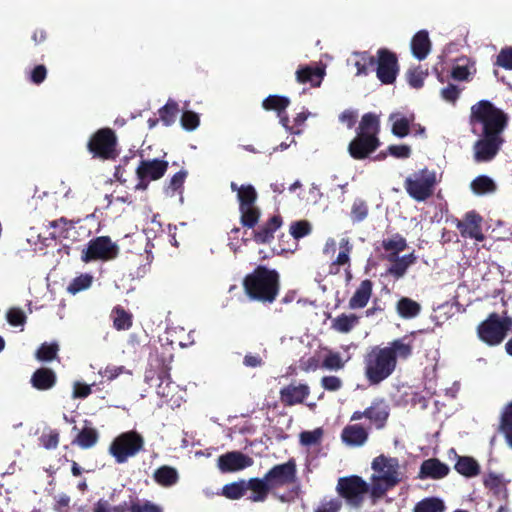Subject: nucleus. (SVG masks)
I'll list each match as a JSON object with an SVG mask.
<instances>
[{
  "instance_id": "22",
  "label": "nucleus",
  "mask_w": 512,
  "mask_h": 512,
  "mask_svg": "<svg viewBox=\"0 0 512 512\" xmlns=\"http://www.w3.org/2000/svg\"><path fill=\"white\" fill-rule=\"evenodd\" d=\"M56 382V373L52 369L45 367L38 368L30 379L32 387L39 391L50 390L55 386Z\"/></svg>"
},
{
  "instance_id": "21",
  "label": "nucleus",
  "mask_w": 512,
  "mask_h": 512,
  "mask_svg": "<svg viewBox=\"0 0 512 512\" xmlns=\"http://www.w3.org/2000/svg\"><path fill=\"white\" fill-rule=\"evenodd\" d=\"M450 454H453L456 460L454 469L457 473L466 478H473L480 474V465L473 457L458 455L454 448L449 450Z\"/></svg>"
},
{
  "instance_id": "62",
  "label": "nucleus",
  "mask_w": 512,
  "mask_h": 512,
  "mask_svg": "<svg viewBox=\"0 0 512 512\" xmlns=\"http://www.w3.org/2000/svg\"><path fill=\"white\" fill-rule=\"evenodd\" d=\"M388 260L393 262L392 266L389 268V272L396 277H401L411 263V261H408L405 257L399 258V256L396 259Z\"/></svg>"
},
{
  "instance_id": "12",
  "label": "nucleus",
  "mask_w": 512,
  "mask_h": 512,
  "mask_svg": "<svg viewBox=\"0 0 512 512\" xmlns=\"http://www.w3.org/2000/svg\"><path fill=\"white\" fill-rule=\"evenodd\" d=\"M168 169V162L160 159L141 160L136 169L139 182L137 190H146L151 181L158 180L164 176Z\"/></svg>"
},
{
  "instance_id": "55",
  "label": "nucleus",
  "mask_w": 512,
  "mask_h": 512,
  "mask_svg": "<svg viewBox=\"0 0 512 512\" xmlns=\"http://www.w3.org/2000/svg\"><path fill=\"white\" fill-rule=\"evenodd\" d=\"M158 379L160 380V383L157 385V394L161 397H168L169 386L171 384V378L168 369L165 367L161 368L158 373Z\"/></svg>"
},
{
  "instance_id": "41",
  "label": "nucleus",
  "mask_w": 512,
  "mask_h": 512,
  "mask_svg": "<svg viewBox=\"0 0 512 512\" xmlns=\"http://www.w3.org/2000/svg\"><path fill=\"white\" fill-rule=\"evenodd\" d=\"M444 501L439 497H427L418 501V512H445Z\"/></svg>"
},
{
  "instance_id": "42",
  "label": "nucleus",
  "mask_w": 512,
  "mask_h": 512,
  "mask_svg": "<svg viewBox=\"0 0 512 512\" xmlns=\"http://www.w3.org/2000/svg\"><path fill=\"white\" fill-rule=\"evenodd\" d=\"M418 210H421V219L424 221L434 222V221H440L442 218V205L434 204V203H426L424 201V206L421 208H418Z\"/></svg>"
},
{
  "instance_id": "34",
  "label": "nucleus",
  "mask_w": 512,
  "mask_h": 512,
  "mask_svg": "<svg viewBox=\"0 0 512 512\" xmlns=\"http://www.w3.org/2000/svg\"><path fill=\"white\" fill-rule=\"evenodd\" d=\"M357 60L355 61V67L357 68L358 76L368 75L370 70L375 69L377 57L372 56L369 52H357L355 53Z\"/></svg>"
},
{
  "instance_id": "29",
  "label": "nucleus",
  "mask_w": 512,
  "mask_h": 512,
  "mask_svg": "<svg viewBox=\"0 0 512 512\" xmlns=\"http://www.w3.org/2000/svg\"><path fill=\"white\" fill-rule=\"evenodd\" d=\"M153 478L159 485L163 487H170L178 482L179 476L175 468L163 465L155 470Z\"/></svg>"
},
{
  "instance_id": "51",
  "label": "nucleus",
  "mask_w": 512,
  "mask_h": 512,
  "mask_svg": "<svg viewBox=\"0 0 512 512\" xmlns=\"http://www.w3.org/2000/svg\"><path fill=\"white\" fill-rule=\"evenodd\" d=\"M397 312L403 318H413L416 316V301L410 298H401L397 303Z\"/></svg>"
},
{
  "instance_id": "54",
  "label": "nucleus",
  "mask_w": 512,
  "mask_h": 512,
  "mask_svg": "<svg viewBox=\"0 0 512 512\" xmlns=\"http://www.w3.org/2000/svg\"><path fill=\"white\" fill-rule=\"evenodd\" d=\"M484 486L489 488L490 490H494L496 493L500 492L501 489L506 490L507 482L504 480L502 475H497L495 473H489L484 481Z\"/></svg>"
},
{
  "instance_id": "47",
  "label": "nucleus",
  "mask_w": 512,
  "mask_h": 512,
  "mask_svg": "<svg viewBox=\"0 0 512 512\" xmlns=\"http://www.w3.org/2000/svg\"><path fill=\"white\" fill-rule=\"evenodd\" d=\"M369 208L362 199H356L351 207L350 216L354 223L362 222L368 216Z\"/></svg>"
},
{
  "instance_id": "28",
  "label": "nucleus",
  "mask_w": 512,
  "mask_h": 512,
  "mask_svg": "<svg viewBox=\"0 0 512 512\" xmlns=\"http://www.w3.org/2000/svg\"><path fill=\"white\" fill-rule=\"evenodd\" d=\"M113 321V327L118 331L129 330L133 325V315L122 306H115L110 315Z\"/></svg>"
},
{
  "instance_id": "59",
  "label": "nucleus",
  "mask_w": 512,
  "mask_h": 512,
  "mask_svg": "<svg viewBox=\"0 0 512 512\" xmlns=\"http://www.w3.org/2000/svg\"><path fill=\"white\" fill-rule=\"evenodd\" d=\"M340 252L338 253L335 261L331 264V268L333 266H344L349 264L350 262V252L352 247L349 245V242L346 240L344 243L340 244Z\"/></svg>"
},
{
  "instance_id": "35",
  "label": "nucleus",
  "mask_w": 512,
  "mask_h": 512,
  "mask_svg": "<svg viewBox=\"0 0 512 512\" xmlns=\"http://www.w3.org/2000/svg\"><path fill=\"white\" fill-rule=\"evenodd\" d=\"M289 105L290 99L280 95H269L262 101L263 109L266 111H276L279 116L285 112Z\"/></svg>"
},
{
  "instance_id": "9",
  "label": "nucleus",
  "mask_w": 512,
  "mask_h": 512,
  "mask_svg": "<svg viewBox=\"0 0 512 512\" xmlns=\"http://www.w3.org/2000/svg\"><path fill=\"white\" fill-rule=\"evenodd\" d=\"M144 438L135 430L119 434L113 439L109 446V453L114 457L116 463L123 464L131 457L136 456L144 449Z\"/></svg>"
},
{
  "instance_id": "43",
  "label": "nucleus",
  "mask_w": 512,
  "mask_h": 512,
  "mask_svg": "<svg viewBox=\"0 0 512 512\" xmlns=\"http://www.w3.org/2000/svg\"><path fill=\"white\" fill-rule=\"evenodd\" d=\"M93 282L92 275L85 273L75 277L67 286V292L75 295L83 290L88 289Z\"/></svg>"
},
{
  "instance_id": "13",
  "label": "nucleus",
  "mask_w": 512,
  "mask_h": 512,
  "mask_svg": "<svg viewBox=\"0 0 512 512\" xmlns=\"http://www.w3.org/2000/svg\"><path fill=\"white\" fill-rule=\"evenodd\" d=\"M375 70L376 76L381 83H394L399 71L396 54L386 48H380L377 51Z\"/></svg>"
},
{
  "instance_id": "63",
  "label": "nucleus",
  "mask_w": 512,
  "mask_h": 512,
  "mask_svg": "<svg viewBox=\"0 0 512 512\" xmlns=\"http://www.w3.org/2000/svg\"><path fill=\"white\" fill-rule=\"evenodd\" d=\"M387 151H388L389 155H391L394 158H398V159L409 158L412 153L410 146L404 145V144L389 145L387 147Z\"/></svg>"
},
{
  "instance_id": "36",
  "label": "nucleus",
  "mask_w": 512,
  "mask_h": 512,
  "mask_svg": "<svg viewBox=\"0 0 512 512\" xmlns=\"http://www.w3.org/2000/svg\"><path fill=\"white\" fill-rule=\"evenodd\" d=\"M48 228L54 229V231L48 234L50 239L56 240L58 238H67L69 230L73 228V222L65 217H60L59 219L50 221L48 223Z\"/></svg>"
},
{
  "instance_id": "5",
  "label": "nucleus",
  "mask_w": 512,
  "mask_h": 512,
  "mask_svg": "<svg viewBox=\"0 0 512 512\" xmlns=\"http://www.w3.org/2000/svg\"><path fill=\"white\" fill-rule=\"evenodd\" d=\"M371 503L377 504L386 493L400 482L399 463L396 458L379 455L372 461Z\"/></svg>"
},
{
  "instance_id": "25",
  "label": "nucleus",
  "mask_w": 512,
  "mask_h": 512,
  "mask_svg": "<svg viewBox=\"0 0 512 512\" xmlns=\"http://www.w3.org/2000/svg\"><path fill=\"white\" fill-rule=\"evenodd\" d=\"M250 490L251 494L248 499L251 502H264L271 492L264 478H250L246 481V491Z\"/></svg>"
},
{
  "instance_id": "57",
  "label": "nucleus",
  "mask_w": 512,
  "mask_h": 512,
  "mask_svg": "<svg viewBox=\"0 0 512 512\" xmlns=\"http://www.w3.org/2000/svg\"><path fill=\"white\" fill-rule=\"evenodd\" d=\"M323 431L317 428L313 431H303L300 433V443L304 446L318 444L322 438Z\"/></svg>"
},
{
  "instance_id": "61",
  "label": "nucleus",
  "mask_w": 512,
  "mask_h": 512,
  "mask_svg": "<svg viewBox=\"0 0 512 512\" xmlns=\"http://www.w3.org/2000/svg\"><path fill=\"white\" fill-rule=\"evenodd\" d=\"M342 508V501L339 498L322 500L314 512H339Z\"/></svg>"
},
{
  "instance_id": "33",
  "label": "nucleus",
  "mask_w": 512,
  "mask_h": 512,
  "mask_svg": "<svg viewBox=\"0 0 512 512\" xmlns=\"http://www.w3.org/2000/svg\"><path fill=\"white\" fill-rule=\"evenodd\" d=\"M498 431L505 437L510 448H512V401L503 409Z\"/></svg>"
},
{
  "instance_id": "8",
  "label": "nucleus",
  "mask_w": 512,
  "mask_h": 512,
  "mask_svg": "<svg viewBox=\"0 0 512 512\" xmlns=\"http://www.w3.org/2000/svg\"><path fill=\"white\" fill-rule=\"evenodd\" d=\"M336 491L349 506L360 508L366 494L371 498V483L369 484L358 475L344 476L338 479Z\"/></svg>"
},
{
  "instance_id": "60",
  "label": "nucleus",
  "mask_w": 512,
  "mask_h": 512,
  "mask_svg": "<svg viewBox=\"0 0 512 512\" xmlns=\"http://www.w3.org/2000/svg\"><path fill=\"white\" fill-rule=\"evenodd\" d=\"M343 366L344 363L340 357V354L336 352H330L325 356L322 362V367L329 370H339L343 368Z\"/></svg>"
},
{
  "instance_id": "45",
  "label": "nucleus",
  "mask_w": 512,
  "mask_h": 512,
  "mask_svg": "<svg viewBox=\"0 0 512 512\" xmlns=\"http://www.w3.org/2000/svg\"><path fill=\"white\" fill-rule=\"evenodd\" d=\"M188 173L186 170H180L175 173L164 188L166 195L174 196L176 192H180L183 188Z\"/></svg>"
},
{
  "instance_id": "56",
  "label": "nucleus",
  "mask_w": 512,
  "mask_h": 512,
  "mask_svg": "<svg viewBox=\"0 0 512 512\" xmlns=\"http://www.w3.org/2000/svg\"><path fill=\"white\" fill-rule=\"evenodd\" d=\"M181 126L187 131L195 130L200 124L199 115L193 111H184L182 113Z\"/></svg>"
},
{
  "instance_id": "40",
  "label": "nucleus",
  "mask_w": 512,
  "mask_h": 512,
  "mask_svg": "<svg viewBox=\"0 0 512 512\" xmlns=\"http://www.w3.org/2000/svg\"><path fill=\"white\" fill-rule=\"evenodd\" d=\"M389 120L392 121V133L397 137H405L409 134V120L400 113H393Z\"/></svg>"
},
{
  "instance_id": "53",
  "label": "nucleus",
  "mask_w": 512,
  "mask_h": 512,
  "mask_svg": "<svg viewBox=\"0 0 512 512\" xmlns=\"http://www.w3.org/2000/svg\"><path fill=\"white\" fill-rule=\"evenodd\" d=\"M289 231L293 238L298 240L309 235L312 231V227L308 221L299 220L291 223Z\"/></svg>"
},
{
  "instance_id": "46",
  "label": "nucleus",
  "mask_w": 512,
  "mask_h": 512,
  "mask_svg": "<svg viewBox=\"0 0 512 512\" xmlns=\"http://www.w3.org/2000/svg\"><path fill=\"white\" fill-rule=\"evenodd\" d=\"M58 351L57 343H43L36 351V358L42 362H50L56 358Z\"/></svg>"
},
{
  "instance_id": "58",
  "label": "nucleus",
  "mask_w": 512,
  "mask_h": 512,
  "mask_svg": "<svg viewBox=\"0 0 512 512\" xmlns=\"http://www.w3.org/2000/svg\"><path fill=\"white\" fill-rule=\"evenodd\" d=\"M494 64L506 70H512V47L502 48Z\"/></svg>"
},
{
  "instance_id": "6",
  "label": "nucleus",
  "mask_w": 512,
  "mask_h": 512,
  "mask_svg": "<svg viewBox=\"0 0 512 512\" xmlns=\"http://www.w3.org/2000/svg\"><path fill=\"white\" fill-rule=\"evenodd\" d=\"M511 332L512 317L506 312L503 315L491 312L476 326L478 340L488 347L501 345Z\"/></svg>"
},
{
  "instance_id": "39",
  "label": "nucleus",
  "mask_w": 512,
  "mask_h": 512,
  "mask_svg": "<svg viewBox=\"0 0 512 512\" xmlns=\"http://www.w3.org/2000/svg\"><path fill=\"white\" fill-rule=\"evenodd\" d=\"M240 211V223L243 227L254 229L259 222L261 211L257 206L245 207Z\"/></svg>"
},
{
  "instance_id": "15",
  "label": "nucleus",
  "mask_w": 512,
  "mask_h": 512,
  "mask_svg": "<svg viewBox=\"0 0 512 512\" xmlns=\"http://www.w3.org/2000/svg\"><path fill=\"white\" fill-rule=\"evenodd\" d=\"M482 216L475 210L468 211L462 219H455V226L463 238L482 242L485 236L482 232Z\"/></svg>"
},
{
  "instance_id": "31",
  "label": "nucleus",
  "mask_w": 512,
  "mask_h": 512,
  "mask_svg": "<svg viewBox=\"0 0 512 512\" xmlns=\"http://www.w3.org/2000/svg\"><path fill=\"white\" fill-rule=\"evenodd\" d=\"M322 77V70L311 66L300 67L296 71V80L301 84L310 83L312 86H319Z\"/></svg>"
},
{
  "instance_id": "20",
  "label": "nucleus",
  "mask_w": 512,
  "mask_h": 512,
  "mask_svg": "<svg viewBox=\"0 0 512 512\" xmlns=\"http://www.w3.org/2000/svg\"><path fill=\"white\" fill-rule=\"evenodd\" d=\"M450 472L447 464L441 462L437 458L424 460L418 472V479L439 480L445 478Z\"/></svg>"
},
{
  "instance_id": "37",
  "label": "nucleus",
  "mask_w": 512,
  "mask_h": 512,
  "mask_svg": "<svg viewBox=\"0 0 512 512\" xmlns=\"http://www.w3.org/2000/svg\"><path fill=\"white\" fill-rule=\"evenodd\" d=\"M359 322L355 314H340L332 320V328L340 333H349Z\"/></svg>"
},
{
  "instance_id": "64",
  "label": "nucleus",
  "mask_w": 512,
  "mask_h": 512,
  "mask_svg": "<svg viewBox=\"0 0 512 512\" xmlns=\"http://www.w3.org/2000/svg\"><path fill=\"white\" fill-rule=\"evenodd\" d=\"M7 321L12 326H21L26 322V315L20 308H11L7 312Z\"/></svg>"
},
{
  "instance_id": "1",
  "label": "nucleus",
  "mask_w": 512,
  "mask_h": 512,
  "mask_svg": "<svg viewBox=\"0 0 512 512\" xmlns=\"http://www.w3.org/2000/svg\"><path fill=\"white\" fill-rule=\"evenodd\" d=\"M468 122L471 132L478 136L472 146L474 162H492L506 142L504 134L510 122L508 113L483 99L471 106Z\"/></svg>"
},
{
  "instance_id": "4",
  "label": "nucleus",
  "mask_w": 512,
  "mask_h": 512,
  "mask_svg": "<svg viewBox=\"0 0 512 512\" xmlns=\"http://www.w3.org/2000/svg\"><path fill=\"white\" fill-rule=\"evenodd\" d=\"M380 132V120L374 113H366L362 116L356 130V136L348 145V153L354 160H364L374 153L381 145L378 134Z\"/></svg>"
},
{
  "instance_id": "19",
  "label": "nucleus",
  "mask_w": 512,
  "mask_h": 512,
  "mask_svg": "<svg viewBox=\"0 0 512 512\" xmlns=\"http://www.w3.org/2000/svg\"><path fill=\"white\" fill-rule=\"evenodd\" d=\"M281 215H273L266 222L253 230V240L257 244H269L274 239V233L282 226Z\"/></svg>"
},
{
  "instance_id": "24",
  "label": "nucleus",
  "mask_w": 512,
  "mask_h": 512,
  "mask_svg": "<svg viewBox=\"0 0 512 512\" xmlns=\"http://www.w3.org/2000/svg\"><path fill=\"white\" fill-rule=\"evenodd\" d=\"M372 290L373 282L371 280L365 279L361 281L360 285L349 300V307L351 309L364 308L369 302Z\"/></svg>"
},
{
  "instance_id": "7",
  "label": "nucleus",
  "mask_w": 512,
  "mask_h": 512,
  "mask_svg": "<svg viewBox=\"0 0 512 512\" xmlns=\"http://www.w3.org/2000/svg\"><path fill=\"white\" fill-rule=\"evenodd\" d=\"M117 146L116 133L108 127L98 129L87 142V150L92 158L102 161L115 160L119 156Z\"/></svg>"
},
{
  "instance_id": "50",
  "label": "nucleus",
  "mask_w": 512,
  "mask_h": 512,
  "mask_svg": "<svg viewBox=\"0 0 512 512\" xmlns=\"http://www.w3.org/2000/svg\"><path fill=\"white\" fill-rule=\"evenodd\" d=\"M128 512H162L156 504L146 500L141 502L138 499H131L128 503Z\"/></svg>"
},
{
  "instance_id": "3",
  "label": "nucleus",
  "mask_w": 512,
  "mask_h": 512,
  "mask_svg": "<svg viewBox=\"0 0 512 512\" xmlns=\"http://www.w3.org/2000/svg\"><path fill=\"white\" fill-rule=\"evenodd\" d=\"M243 288L250 300L273 303L280 289V275L264 265L257 266L243 279Z\"/></svg>"
},
{
  "instance_id": "18",
  "label": "nucleus",
  "mask_w": 512,
  "mask_h": 512,
  "mask_svg": "<svg viewBox=\"0 0 512 512\" xmlns=\"http://www.w3.org/2000/svg\"><path fill=\"white\" fill-rule=\"evenodd\" d=\"M441 181V174L435 170L424 168L418 172V203L430 198L435 191L437 184Z\"/></svg>"
},
{
  "instance_id": "30",
  "label": "nucleus",
  "mask_w": 512,
  "mask_h": 512,
  "mask_svg": "<svg viewBox=\"0 0 512 512\" xmlns=\"http://www.w3.org/2000/svg\"><path fill=\"white\" fill-rule=\"evenodd\" d=\"M382 248L386 252L387 259H396L406 248V240L399 234L382 241Z\"/></svg>"
},
{
  "instance_id": "16",
  "label": "nucleus",
  "mask_w": 512,
  "mask_h": 512,
  "mask_svg": "<svg viewBox=\"0 0 512 512\" xmlns=\"http://www.w3.org/2000/svg\"><path fill=\"white\" fill-rule=\"evenodd\" d=\"M310 395V387L304 383L292 382L279 391L280 402L287 407L302 404Z\"/></svg>"
},
{
  "instance_id": "17",
  "label": "nucleus",
  "mask_w": 512,
  "mask_h": 512,
  "mask_svg": "<svg viewBox=\"0 0 512 512\" xmlns=\"http://www.w3.org/2000/svg\"><path fill=\"white\" fill-rule=\"evenodd\" d=\"M252 463L251 457L239 451L227 452L219 456L217 460L218 468L223 473L243 470L251 466Z\"/></svg>"
},
{
  "instance_id": "49",
  "label": "nucleus",
  "mask_w": 512,
  "mask_h": 512,
  "mask_svg": "<svg viewBox=\"0 0 512 512\" xmlns=\"http://www.w3.org/2000/svg\"><path fill=\"white\" fill-rule=\"evenodd\" d=\"M432 43L427 30L418 31V61L426 59L431 51Z\"/></svg>"
},
{
  "instance_id": "2",
  "label": "nucleus",
  "mask_w": 512,
  "mask_h": 512,
  "mask_svg": "<svg viewBox=\"0 0 512 512\" xmlns=\"http://www.w3.org/2000/svg\"><path fill=\"white\" fill-rule=\"evenodd\" d=\"M414 333L396 338L386 345H374L363 356L364 377L370 386H377L391 377L398 363L412 357Z\"/></svg>"
},
{
  "instance_id": "10",
  "label": "nucleus",
  "mask_w": 512,
  "mask_h": 512,
  "mask_svg": "<svg viewBox=\"0 0 512 512\" xmlns=\"http://www.w3.org/2000/svg\"><path fill=\"white\" fill-rule=\"evenodd\" d=\"M118 254V246L108 236H99L91 239L82 250L81 260L89 263L94 260H111Z\"/></svg>"
},
{
  "instance_id": "32",
  "label": "nucleus",
  "mask_w": 512,
  "mask_h": 512,
  "mask_svg": "<svg viewBox=\"0 0 512 512\" xmlns=\"http://www.w3.org/2000/svg\"><path fill=\"white\" fill-rule=\"evenodd\" d=\"M98 439V431L93 427L85 426L79 431L72 443L77 444L82 449H89L98 442Z\"/></svg>"
},
{
  "instance_id": "52",
  "label": "nucleus",
  "mask_w": 512,
  "mask_h": 512,
  "mask_svg": "<svg viewBox=\"0 0 512 512\" xmlns=\"http://www.w3.org/2000/svg\"><path fill=\"white\" fill-rule=\"evenodd\" d=\"M128 502L120 503L119 505H111L106 499H99L93 507V512H127Z\"/></svg>"
},
{
  "instance_id": "11",
  "label": "nucleus",
  "mask_w": 512,
  "mask_h": 512,
  "mask_svg": "<svg viewBox=\"0 0 512 512\" xmlns=\"http://www.w3.org/2000/svg\"><path fill=\"white\" fill-rule=\"evenodd\" d=\"M271 492L277 488L294 484L297 480V467L293 459L276 464L263 476Z\"/></svg>"
},
{
  "instance_id": "44",
  "label": "nucleus",
  "mask_w": 512,
  "mask_h": 512,
  "mask_svg": "<svg viewBox=\"0 0 512 512\" xmlns=\"http://www.w3.org/2000/svg\"><path fill=\"white\" fill-rule=\"evenodd\" d=\"M222 494L231 500H237L246 494V481L240 480L226 484L222 489Z\"/></svg>"
},
{
  "instance_id": "23",
  "label": "nucleus",
  "mask_w": 512,
  "mask_h": 512,
  "mask_svg": "<svg viewBox=\"0 0 512 512\" xmlns=\"http://www.w3.org/2000/svg\"><path fill=\"white\" fill-rule=\"evenodd\" d=\"M230 188L237 193V200L239 202V210L245 207L256 206L258 194L256 189L251 184L238 186L235 182H231Z\"/></svg>"
},
{
  "instance_id": "14",
  "label": "nucleus",
  "mask_w": 512,
  "mask_h": 512,
  "mask_svg": "<svg viewBox=\"0 0 512 512\" xmlns=\"http://www.w3.org/2000/svg\"><path fill=\"white\" fill-rule=\"evenodd\" d=\"M389 415L390 409L386 400L377 398L364 411H355L351 416V420L356 421L365 417L376 429H382L386 425Z\"/></svg>"
},
{
  "instance_id": "27",
  "label": "nucleus",
  "mask_w": 512,
  "mask_h": 512,
  "mask_svg": "<svg viewBox=\"0 0 512 512\" xmlns=\"http://www.w3.org/2000/svg\"><path fill=\"white\" fill-rule=\"evenodd\" d=\"M471 191L477 196L493 194L497 190L495 181L487 175H479L470 182Z\"/></svg>"
},
{
  "instance_id": "48",
  "label": "nucleus",
  "mask_w": 512,
  "mask_h": 512,
  "mask_svg": "<svg viewBox=\"0 0 512 512\" xmlns=\"http://www.w3.org/2000/svg\"><path fill=\"white\" fill-rule=\"evenodd\" d=\"M60 434L56 429H48L39 437L40 444L47 450L56 449L59 445Z\"/></svg>"
},
{
  "instance_id": "26",
  "label": "nucleus",
  "mask_w": 512,
  "mask_h": 512,
  "mask_svg": "<svg viewBox=\"0 0 512 512\" xmlns=\"http://www.w3.org/2000/svg\"><path fill=\"white\" fill-rule=\"evenodd\" d=\"M341 438L343 442L350 446H361L366 442L368 433L365 428L358 424L347 425L342 430Z\"/></svg>"
},
{
  "instance_id": "38",
  "label": "nucleus",
  "mask_w": 512,
  "mask_h": 512,
  "mask_svg": "<svg viewBox=\"0 0 512 512\" xmlns=\"http://www.w3.org/2000/svg\"><path fill=\"white\" fill-rule=\"evenodd\" d=\"M179 113V105L174 100L169 99L167 103L158 110L159 118L165 126L172 125Z\"/></svg>"
}]
</instances>
